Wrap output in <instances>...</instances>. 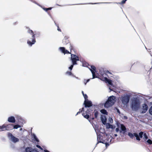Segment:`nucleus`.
<instances>
[{"instance_id":"aec40b11","label":"nucleus","mask_w":152,"mask_h":152,"mask_svg":"<svg viewBox=\"0 0 152 152\" xmlns=\"http://www.w3.org/2000/svg\"><path fill=\"white\" fill-rule=\"evenodd\" d=\"M101 120L102 121V123L104 125H105V124L106 123V118L104 117V118L102 117L101 118Z\"/></svg>"},{"instance_id":"052dcab7","label":"nucleus","mask_w":152,"mask_h":152,"mask_svg":"<svg viewBox=\"0 0 152 152\" xmlns=\"http://www.w3.org/2000/svg\"><path fill=\"white\" fill-rule=\"evenodd\" d=\"M58 31H59V28H58Z\"/></svg>"},{"instance_id":"cd10ccee","label":"nucleus","mask_w":152,"mask_h":152,"mask_svg":"<svg viewBox=\"0 0 152 152\" xmlns=\"http://www.w3.org/2000/svg\"><path fill=\"white\" fill-rule=\"evenodd\" d=\"M89 65L86 62H84L83 64V66H88Z\"/></svg>"},{"instance_id":"49530a36","label":"nucleus","mask_w":152,"mask_h":152,"mask_svg":"<svg viewBox=\"0 0 152 152\" xmlns=\"http://www.w3.org/2000/svg\"><path fill=\"white\" fill-rule=\"evenodd\" d=\"M82 94L83 95V96L85 94L84 93V92H83V91H82Z\"/></svg>"},{"instance_id":"e433bc0d","label":"nucleus","mask_w":152,"mask_h":152,"mask_svg":"<svg viewBox=\"0 0 152 152\" xmlns=\"http://www.w3.org/2000/svg\"><path fill=\"white\" fill-rule=\"evenodd\" d=\"M36 147L38 148H40V149H41V150H43V149L41 148V147L39 145H36Z\"/></svg>"},{"instance_id":"8fccbe9b","label":"nucleus","mask_w":152,"mask_h":152,"mask_svg":"<svg viewBox=\"0 0 152 152\" xmlns=\"http://www.w3.org/2000/svg\"><path fill=\"white\" fill-rule=\"evenodd\" d=\"M43 10H45L46 11H47V8L46 9H45V8H43Z\"/></svg>"},{"instance_id":"7c9ffc66","label":"nucleus","mask_w":152,"mask_h":152,"mask_svg":"<svg viewBox=\"0 0 152 152\" xmlns=\"http://www.w3.org/2000/svg\"><path fill=\"white\" fill-rule=\"evenodd\" d=\"M84 110V107H83L81 111V112H80V111L78 112L76 114V116L77 115L80 114L81 112H82V111H83Z\"/></svg>"},{"instance_id":"7ed1b4c3","label":"nucleus","mask_w":152,"mask_h":152,"mask_svg":"<svg viewBox=\"0 0 152 152\" xmlns=\"http://www.w3.org/2000/svg\"><path fill=\"white\" fill-rule=\"evenodd\" d=\"M8 136L11 140L14 142L15 143L19 141L18 139L15 137L10 133L8 134Z\"/></svg>"},{"instance_id":"58836bf2","label":"nucleus","mask_w":152,"mask_h":152,"mask_svg":"<svg viewBox=\"0 0 152 152\" xmlns=\"http://www.w3.org/2000/svg\"><path fill=\"white\" fill-rule=\"evenodd\" d=\"M34 151L33 152H39V151H38L37 149H33Z\"/></svg>"},{"instance_id":"ea45409f","label":"nucleus","mask_w":152,"mask_h":152,"mask_svg":"<svg viewBox=\"0 0 152 152\" xmlns=\"http://www.w3.org/2000/svg\"><path fill=\"white\" fill-rule=\"evenodd\" d=\"M90 79H88L86 80V83H85V85H86V83L87 82H88L90 81Z\"/></svg>"},{"instance_id":"f257e3e1","label":"nucleus","mask_w":152,"mask_h":152,"mask_svg":"<svg viewBox=\"0 0 152 152\" xmlns=\"http://www.w3.org/2000/svg\"><path fill=\"white\" fill-rule=\"evenodd\" d=\"M140 104L139 99L136 97L133 98L131 100L130 107L132 110L136 111L140 108Z\"/></svg>"},{"instance_id":"39448f33","label":"nucleus","mask_w":152,"mask_h":152,"mask_svg":"<svg viewBox=\"0 0 152 152\" xmlns=\"http://www.w3.org/2000/svg\"><path fill=\"white\" fill-rule=\"evenodd\" d=\"M71 59L73 65L76 64L77 61L79 60V58L77 56L72 54H71Z\"/></svg>"},{"instance_id":"79ce46f5","label":"nucleus","mask_w":152,"mask_h":152,"mask_svg":"<svg viewBox=\"0 0 152 152\" xmlns=\"http://www.w3.org/2000/svg\"><path fill=\"white\" fill-rule=\"evenodd\" d=\"M28 32L30 33H32V30H29Z\"/></svg>"},{"instance_id":"412c9836","label":"nucleus","mask_w":152,"mask_h":152,"mask_svg":"<svg viewBox=\"0 0 152 152\" xmlns=\"http://www.w3.org/2000/svg\"><path fill=\"white\" fill-rule=\"evenodd\" d=\"M0 129L2 131L6 130V125L3 124L1 126H0Z\"/></svg>"},{"instance_id":"5fc2aeb1","label":"nucleus","mask_w":152,"mask_h":152,"mask_svg":"<svg viewBox=\"0 0 152 152\" xmlns=\"http://www.w3.org/2000/svg\"><path fill=\"white\" fill-rule=\"evenodd\" d=\"M22 128H20V131H21L22 130Z\"/></svg>"},{"instance_id":"6ab92c4d","label":"nucleus","mask_w":152,"mask_h":152,"mask_svg":"<svg viewBox=\"0 0 152 152\" xmlns=\"http://www.w3.org/2000/svg\"><path fill=\"white\" fill-rule=\"evenodd\" d=\"M12 125H6V130H8L12 129Z\"/></svg>"},{"instance_id":"bb28decb","label":"nucleus","mask_w":152,"mask_h":152,"mask_svg":"<svg viewBox=\"0 0 152 152\" xmlns=\"http://www.w3.org/2000/svg\"><path fill=\"white\" fill-rule=\"evenodd\" d=\"M21 127L20 125L17 124L13 126V128L14 129H17L18 128H20Z\"/></svg>"},{"instance_id":"3c124183","label":"nucleus","mask_w":152,"mask_h":152,"mask_svg":"<svg viewBox=\"0 0 152 152\" xmlns=\"http://www.w3.org/2000/svg\"><path fill=\"white\" fill-rule=\"evenodd\" d=\"M86 80H84V83L85 84V83H86Z\"/></svg>"},{"instance_id":"c9c22d12","label":"nucleus","mask_w":152,"mask_h":152,"mask_svg":"<svg viewBox=\"0 0 152 152\" xmlns=\"http://www.w3.org/2000/svg\"><path fill=\"white\" fill-rule=\"evenodd\" d=\"M108 120L110 123H112L113 122V120L112 118H109Z\"/></svg>"},{"instance_id":"4468645a","label":"nucleus","mask_w":152,"mask_h":152,"mask_svg":"<svg viewBox=\"0 0 152 152\" xmlns=\"http://www.w3.org/2000/svg\"><path fill=\"white\" fill-rule=\"evenodd\" d=\"M121 131L123 132V134H124L126 132V128L123 124H121Z\"/></svg>"},{"instance_id":"13d9d810","label":"nucleus","mask_w":152,"mask_h":152,"mask_svg":"<svg viewBox=\"0 0 152 152\" xmlns=\"http://www.w3.org/2000/svg\"><path fill=\"white\" fill-rule=\"evenodd\" d=\"M73 65H71L70 66L72 67L73 66Z\"/></svg>"},{"instance_id":"680f3d73","label":"nucleus","mask_w":152,"mask_h":152,"mask_svg":"<svg viewBox=\"0 0 152 152\" xmlns=\"http://www.w3.org/2000/svg\"><path fill=\"white\" fill-rule=\"evenodd\" d=\"M98 3H95V4H98Z\"/></svg>"},{"instance_id":"4d7b16f0","label":"nucleus","mask_w":152,"mask_h":152,"mask_svg":"<svg viewBox=\"0 0 152 152\" xmlns=\"http://www.w3.org/2000/svg\"><path fill=\"white\" fill-rule=\"evenodd\" d=\"M99 142H100V143H102L101 141H99V142H98V143Z\"/></svg>"},{"instance_id":"ddd939ff","label":"nucleus","mask_w":152,"mask_h":152,"mask_svg":"<svg viewBox=\"0 0 152 152\" xmlns=\"http://www.w3.org/2000/svg\"><path fill=\"white\" fill-rule=\"evenodd\" d=\"M115 97L113 96L109 97L107 100L110 101V102L113 103L112 104H114L115 102Z\"/></svg>"},{"instance_id":"9d476101","label":"nucleus","mask_w":152,"mask_h":152,"mask_svg":"<svg viewBox=\"0 0 152 152\" xmlns=\"http://www.w3.org/2000/svg\"><path fill=\"white\" fill-rule=\"evenodd\" d=\"M32 37L31 40H28L27 42L28 44L30 46H31L32 45L34 44L36 42L34 35H33Z\"/></svg>"},{"instance_id":"a878e982","label":"nucleus","mask_w":152,"mask_h":152,"mask_svg":"<svg viewBox=\"0 0 152 152\" xmlns=\"http://www.w3.org/2000/svg\"><path fill=\"white\" fill-rule=\"evenodd\" d=\"M82 115L84 116V118L88 119L89 118V116L88 114H86V115H85V114L83 113L82 114Z\"/></svg>"},{"instance_id":"2f4dec72","label":"nucleus","mask_w":152,"mask_h":152,"mask_svg":"<svg viewBox=\"0 0 152 152\" xmlns=\"http://www.w3.org/2000/svg\"><path fill=\"white\" fill-rule=\"evenodd\" d=\"M98 111H96L95 114H94V116L95 118H96L97 117L98 115Z\"/></svg>"},{"instance_id":"9b49d317","label":"nucleus","mask_w":152,"mask_h":152,"mask_svg":"<svg viewBox=\"0 0 152 152\" xmlns=\"http://www.w3.org/2000/svg\"><path fill=\"white\" fill-rule=\"evenodd\" d=\"M7 121L9 122L12 123H14L16 121L15 117L12 116H10L8 118Z\"/></svg>"},{"instance_id":"0eeeda50","label":"nucleus","mask_w":152,"mask_h":152,"mask_svg":"<svg viewBox=\"0 0 152 152\" xmlns=\"http://www.w3.org/2000/svg\"><path fill=\"white\" fill-rule=\"evenodd\" d=\"M148 109V106L147 105L145 104H142V110L141 111V113H144L147 111Z\"/></svg>"},{"instance_id":"a18cd8bd","label":"nucleus","mask_w":152,"mask_h":152,"mask_svg":"<svg viewBox=\"0 0 152 152\" xmlns=\"http://www.w3.org/2000/svg\"><path fill=\"white\" fill-rule=\"evenodd\" d=\"M115 127H113V126L112 125V127H110V128H111L112 129H114Z\"/></svg>"},{"instance_id":"4c0bfd02","label":"nucleus","mask_w":152,"mask_h":152,"mask_svg":"<svg viewBox=\"0 0 152 152\" xmlns=\"http://www.w3.org/2000/svg\"><path fill=\"white\" fill-rule=\"evenodd\" d=\"M119 131V129L118 128H116L115 129V131L117 132H118Z\"/></svg>"},{"instance_id":"a19ab883","label":"nucleus","mask_w":152,"mask_h":152,"mask_svg":"<svg viewBox=\"0 0 152 152\" xmlns=\"http://www.w3.org/2000/svg\"><path fill=\"white\" fill-rule=\"evenodd\" d=\"M105 145H106V146L107 147V146H109V144H108V143L107 142H106L105 143Z\"/></svg>"},{"instance_id":"5701e85b","label":"nucleus","mask_w":152,"mask_h":152,"mask_svg":"<svg viewBox=\"0 0 152 152\" xmlns=\"http://www.w3.org/2000/svg\"><path fill=\"white\" fill-rule=\"evenodd\" d=\"M105 125L106 126V128L107 129L110 128V127H112V125H111L110 123H106L105 124Z\"/></svg>"},{"instance_id":"c756f323","label":"nucleus","mask_w":152,"mask_h":152,"mask_svg":"<svg viewBox=\"0 0 152 152\" xmlns=\"http://www.w3.org/2000/svg\"><path fill=\"white\" fill-rule=\"evenodd\" d=\"M147 142L148 144L151 145L152 144V140L150 139H148L146 141Z\"/></svg>"},{"instance_id":"2eb2a0df","label":"nucleus","mask_w":152,"mask_h":152,"mask_svg":"<svg viewBox=\"0 0 152 152\" xmlns=\"http://www.w3.org/2000/svg\"><path fill=\"white\" fill-rule=\"evenodd\" d=\"M60 51L64 54H65L70 53L67 50H66L63 47H61L59 48Z\"/></svg>"},{"instance_id":"f03ea898","label":"nucleus","mask_w":152,"mask_h":152,"mask_svg":"<svg viewBox=\"0 0 152 152\" xmlns=\"http://www.w3.org/2000/svg\"><path fill=\"white\" fill-rule=\"evenodd\" d=\"M131 95L130 94H124L121 98V104L123 107H127L130 100Z\"/></svg>"},{"instance_id":"de8ad7c7","label":"nucleus","mask_w":152,"mask_h":152,"mask_svg":"<svg viewBox=\"0 0 152 152\" xmlns=\"http://www.w3.org/2000/svg\"><path fill=\"white\" fill-rule=\"evenodd\" d=\"M114 136L115 137H116L117 136V134H114Z\"/></svg>"},{"instance_id":"423d86ee","label":"nucleus","mask_w":152,"mask_h":152,"mask_svg":"<svg viewBox=\"0 0 152 152\" xmlns=\"http://www.w3.org/2000/svg\"><path fill=\"white\" fill-rule=\"evenodd\" d=\"M89 69L91 72L92 74V79H94L95 78L97 77L95 76V73L96 72V67H91V68H89Z\"/></svg>"},{"instance_id":"f8f14e48","label":"nucleus","mask_w":152,"mask_h":152,"mask_svg":"<svg viewBox=\"0 0 152 152\" xmlns=\"http://www.w3.org/2000/svg\"><path fill=\"white\" fill-rule=\"evenodd\" d=\"M112 103V102H110V101L107 100L105 103L104 107H105L108 108L113 105Z\"/></svg>"},{"instance_id":"20e7f679","label":"nucleus","mask_w":152,"mask_h":152,"mask_svg":"<svg viewBox=\"0 0 152 152\" xmlns=\"http://www.w3.org/2000/svg\"><path fill=\"white\" fill-rule=\"evenodd\" d=\"M128 135L129 137L133 139L134 136H135L136 137V139L138 141H140V138H139L138 134L137 133H134L132 134L130 132L128 133Z\"/></svg>"},{"instance_id":"1a4fd4ad","label":"nucleus","mask_w":152,"mask_h":152,"mask_svg":"<svg viewBox=\"0 0 152 152\" xmlns=\"http://www.w3.org/2000/svg\"><path fill=\"white\" fill-rule=\"evenodd\" d=\"M73 67H69V71H66L65 73V75L67 76L72 75L74 77H75L77 79L78 78L76 77L71 72V70L72 69Z\"/></svg>"},{"instance_id":"a211bd4d","label":"nucleus","mask_w":152,"mask_h":152,"mask_svg":"<svg viewBox=\"0 0 152 152\" xmlns=\"http://www.w3.org/2000/svg\"><path fill=\"white\" fill-rule=\"evenodd\" d=\"M103 81H105L107 82L110 85H111L112 81L111 80L108 79L107 77H105L103 78V79L101 80Z\"/></svg>"},{"instance_id":"b1692460","label":"nucleus","mask_w":152,"mask_h":152,"mask_svg":"<svg viewBox=\"0 0 152 152\" xmlns=\"http://www.w3.org/2000/svg\"><path fill=\"white\" fill-rule=\"evenodd\" d=\"M101 112L103 114L107 115V113L106 110L104 109H102L100 110Z\"/></svg>"},{"instance_id":"f704fd0d","label":"nucleus","mask_w":152,"mask_h":152,"mask_svg":"<svg viewBox=\"0 0 152 152\" xmlns=\"http://www.w3.org/2000/svg\"><path fill=\"white\" fill-rule=\"evenodd\" d=\"M149 111L150 114L152 115V106L150 108Z\"/></svg>"},{"instance_id":"603ef678","label":"nucleus","mask_w":152,"mask_h":152,"mask_svg":"<svg viewBox=\"0 0 152 152\" xmlns=\"http://www.w3.org/2000/svg\"><path fill=\"white\" fill-rule=\"evenodd\" d=\"M117 112H118V113H119L120 112V111H119V110L118 109V110H117Z\"/></svg>"},{"instance_id":"393cba45","label":"nucleus","mask_w":152,"mask_h":152,"mask_svg":"<svg viewBox=\"0 0 152 152\" xmlns=\"http://www.w3.org/2000/svg\"><path fill=\"white\" fill-rule=\"evenodd\" d=\"M144 133L142 132H140L139 133L138 136L139 138H142V137Z\"/></svg>"},{"instance_id":"c03bdc74","label":"nucleus","mask_w":152,"mask_h":152,"mask_svg":"<svg viewBox=\"0 0 152 152\" xmlns=\"http://www.w3.org/2000/svg\"><path fill=\"white\" fill-rule=\"evenodd\" d=\"M46 9H47V10H51V8H47Z\"/></svg>"},{"instance_id":"473e14b6","label":"nucleus","mask_w":152,"mask_h":152,"mask_svg":"<svg viewBox=\"0 0 152 152\" xmlns=\"http://www.w3.org/2000/svg\"><path fill=\"white\" fill-rule=\"evenodd\" d=\"M83 96H84V98H85V100H86V99L87 100H88V99H87L88 96H87V95L86 94H85Z\"/></svg>"},{"instance_id":"f3484780","label":"nucleus","mask_w":152,"mask_h":152,"mask_svg":"<svg viewBox=\"0 0 152 152\" xmlns=\"http://www.w3.org/2000/svg\"><path fill=\"white\" fill-rule=\"evenodd\" d=\"M33 151V149L31 147H28L25 149L26 152H31Z\"/></svg>"},{"instance_id":"c85d7f7f","label":"nucleus","mask_w":152,"mask_h":152,"mask_svg":"<svg viewBox=\"0 0 152 152\" xmlns=\"http://www.w3.org/2000/svg\"><path fill=\"white\" fill-rule=\"evenodd\" d=\"M144 138L145 139V140H146L148 138V137L147 136V135L146 133H145L143 134Z\"/></svg>"},{"instance_id":"bf43d9fd","label":"nucleus","mask_w":152,"mask_h":152,"mask_svg":"<svg viewBox=\"0 0 152 152\" xmlns=\"http://www.w3.org/2000/svg\"><path fill=\"white\" fill-rule=\"evenodd\" d=\"M98 136H97V140L98 139Z\"/></svg>"},{"instance_id":"4be33fe9","label":"nucleus","mask_w":152,"mask_h":152,"mask_svg":"<svg viewBox=\"0 0 152 152\" xmlns=\"http://www.w3.org/2000/svg\"><path fill=\"white\" fill-rule=\"evenodd\" d=\"M114 139V138H113L111 135L110 136V137H109L108 136L107 141H108V142H112V139Z\"/></svg>"},{"instance_id":"dca6fc26","label":"nucleus","mask_w":152,"mask_h":152,"mask_svg":"<svg viewBox=\"0 0 152 152\" xmlns=\"http://www.w3.org/2000/svg\"><path fill=\"white\" fill-rule=\"evenodd\" d=\"M32 138H33V140L34 141H36L37 142H39V140L37 138L36 135L34 134H32Z\"/></svg>"},{"instance_id":"6e6d98bb","label":"nucleus","mask_w":152,"mask_h":152,"mask_svg":"<svg viewBox=\"0 0 152 152\" xmlns=\"http://www.w3.org/2000/svg\"><path fill=\"white\" fill-rule=\"evenodd\" d=\"M88 112H89L90 111V110H89V109H88Z\"/></svg>"},{"instance_id":"864d4df0","label":"nucleus","mask_w":152,"mask_h":152,"mask_svg":"<svg viewBox=\"0 0 152 152\" xmlns=\"http://www.w3.org/2000/svg\"><path fill=\"white\" fill-rule=\"evenodd\" d=\"M107 72H108V73H110H110L109 72V71H107Z\"/></svg>"},{"instance_id":"72a5a7b5","label":"nucleus","mask_w":152,"mask_h":152,"mask_svg":"<svg viewBox=\"0 0 152 152\" xmlns=\"http://www.w3.org/2000/svg\"><path fill=\"white\" fill-rule=\"evenodd\" d=\"M15 118H16L17 119H18V120H19L20 118V116L18 115H15Z\"/></svg>"},{"instance_id":"6e6552de","label":"nucleus","mask_w":152,"mask_h":152,"mask_svg":"<svg viewBox=\"0 0 152 152\" xmlns=\"http://www.w3.org/2000/svg\"><path fill=\"white\" fill-rule=\"evenodd\" d=\"M84 104L86 107H89L92 106V103L91 101L88 100H86L84 101Z\"/></svg>"},{"instance_id":"37998d69","label":"nucleus","mask_w":152,"mask_h":152,"mask_svg":"<svg viewBox=\"0 0 152 152\" xmlns=\"http://www.w3.org/2000/svg\"><path fill=\"white\" fill-rule=\"evenodd\" d=\"M44 151L45 152H50L46 150H44Z\"/></svg>"},{"instance_id":"09e8293b","label":"nucleus","mask_w":152,"mask_h":152,"mask_svg":"<svg viewBox=\"0 0 152 152\" xmlns=\"http://www.w3.org/2000/svg\"><path fill=\"white\" fill-rule=\"evenodd\" d=\"M119 131V132H120V133H121L122 132H123L121 131V130H120Z\"/></svg>"}]
</instances>
